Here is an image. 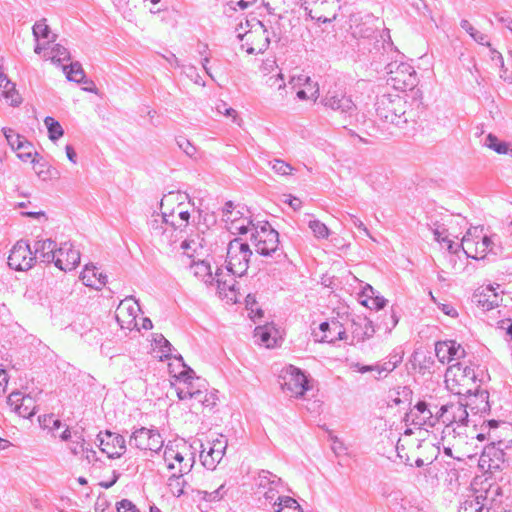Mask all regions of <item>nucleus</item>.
<instances>
[{
    "mask_svg": "<svg viewBox=\"0 0 512 512\" xmlns=\"http://www.w3.org/2000/svg\"><path fill=\"white\" fill-rule=\"evenodd\" d=\"M375 112L378 119L399 129H407L416 122V113L404 96L399 94H383L377 97Z\"/></svg>",
    "mask_w": 512,
    "mask_h": 512,
    "instance_id": "obj_1",
    "label": "nucleus"
},
{
    "mask_svg": "<svg viewBox=\"0 0 512 512\" xmlns=\"http://www.w3.org/2000/svg\"><path fill=\"white\" fill-rule=\"evenodd\" d=\"M479 372H482L479 366L456 362L450 365L446 370V388L459 397L471 395L474 389H476V386H478Z\"/></svg>",
    "mask_w": 512,
    "mask_h": 512,
    "instance_id": "obj_2",
    "label": "nucleus"
},
{
    "mask_svg": "<svg viewBox=\"0 0 512 512\" xmlns=\"http://www.w3.org/2000/svg\"><path fill=\"white\" fill-rule=\"evenodd\" d=\"M250 240L256 252L261 256L274 257L276 261H281L286 257L279 248V233L267 221L258 222L257 226H254V232L251 233Z\"/></svg>",
    "mask_w": 512,
    "mask_h": 512,
    "instance_id": "obj_3",
    "label": "nucleus"
},
{
    "mask_svg": "<svg viewBox=\"0 0 512 512\" xmlns=\"http://www.w3.org/2000/svg\"><path fill=\"white\" fill-rule=\"evenodd\" d=\"M481 232L482 230L474 228L463 236L461 248L467 257L478 260L485 258L489 253L497 255L501 251L500 245L495 242L496 235H480Z\"/></svg>",
    "mask_w": 512,
    "mask_h": 512,
    "instance_id": "obj_4",
    "label": "nucleus"
},
{
    "mask_svg": "<svg viewBox=\"0 0 512 512\" xmlns=\"http://www.w3.org/2000/svg\"><path fill=\"white\" fill-rule=\"evenodd\" d=\"M488 426L491 443L484 448L483 456L493 457L496 461L504 462L505 450L512 447V439L506 438L512 435V425L506 422L500 424L496 420H490ZM490 459L492 460V458Z\"/></svg>",
    "mask_w": 512,
    "mask_h": 512,
    "instance_id": "obj_5",
    "label": "nucleus"
},
{
    "mask_svg": "<svg viewBox=\"0 0 512 512\" xmlns=\"http://www.w3.org/2000/svg\"><path fill=\"white\" fill-rule=\"evenodd\" d=\"M176 360L181 362L183 370L175 377L178 384L176 385V394L180 400L193 399L195 401H205L204 391L205 381L199 377H195V372L187 367L181 355L174 356Z\"/></svg>",
    "mask_w": 512,
    "mask_h": 512,
    "instance_id": "obj_6",
    "label": "nucleus"
},
{
    "mask_svg": "<svg viewBox=\"0 0 512 512\" xmlns=\"http://www.w3.org/2000/svg\"><path fill=\"white\" fill-rule=\"evenodd\" d=\"M252 256L250 246L240 238L231 240L227 247L226 268L233 276H243Z\"/></svg>",
    "mask_w": 512,
    "mask_h": 512,
    "instance_id": "obj_7",
    "label": "nucleus"
},
{
    "mask_svg": "<svg viewBox=\"0 0 512 512\" xmlns=\"http://www.w3.org/2000/svg\"><path fill=\"white\" fill-rule=\"evenodd\" d=\"M249 30L244 34H238L243 42L242 47L246 48L248 54H260L267 50L270 44V37L264 24L256 19L246 21Z\"/></svg>",
    "mask_w": 512,
    "mask_h": 512,
    "instance_id": "obj_8",
    "label": "nucleus"
},
{
    "mask_svg": "<svg viewBox=\"0 0 512 512\" xmlns=\"http://www.w3.org/2000/svg\"><path fill=\"white\" fill-rule=\"evenodd\" d=\"M387 82L396 90H413L417 83V74L414 68L404 62H392L386 66Z\"/></svg>",
    "mask_w": 512,
    "mask_h": 512,
    "instance_id": "obj_9",
    "label": "nucleus"
},
{
    "mask_svg": "<svg viewBox=\"0 0 512 512\" xmlns=\"http://www.w3.org/2000/svg\"><path fill=\"white\" fill-rule=\"evenodd\" d=\"M281 388L291 397H299L304 395L309 389L308 379L306 375L298 368L290 365L283 370L281 375Z\"/></svg>",
    "mask_w": 512,
    "mask_h": 512,
    "instance_id": "obj_10",
    "label": "nucleus"
},
{
    "mask_svg": "<svg viewBox=\"0 0 512 512\" xmlns=\"http://www.w3.org/2000/svg\"><path fill=\"white\" fill-rule=\"evenodd\" d=\"M129 444L140 450L158 452L164 445V440L158 430L141 427L135 430Z\"/></svg>",
    "mask_w": 512,
    "mask_h": 512,
    "instance_id": "obj_11",
    "label": "nucleus"
},
{
    "mask_svg": "<svg viewBox=\"0 0 512 512\" xmlns=\"http://www.w3.org/2000/svg\"><path fill=\"white\" fill-rule=\"evenodd\" d=\"M321 102L326 108L338 112L344 120L356 116L357 106L349 96L342 92L328 91Z\"/></svg>",
    "mask_w": 512,
    "mask_h": 512,
    "instance_id": "obj_12",
    "label": "nucleus"
},
{
    "mask_svg": "<svg viewBox=\"0 0 512 512\" xmlns=\"http://www.w3.org/2000/svg\"><path fill=\"white\" fill-rule=\"evenodd\" d=\"M34 263L35 256L30 245L24 240L16 242L8 256L9 267L16 271H26L32 268Z\"/></svg>",
    "mask_w": 512,
    "mask_h": 512,
    "instance_id": "obj_13",
    "label": "nucleus"
},
{
    "mask_svg": "<svg viewBox=\"0 0 512 512\" xmlns=\"http://www.w3.org/2000/svg\"><path fill=\"white\" fill-rule=\"evenodd\" d=\"M467 404L459 397L456 402H448L441 406V416H443V424L450 427L457 424L460 427H466L468 424Z\"/></svg>",
    "mask_w": 512,
    "mask_h": 512,
    "instance_id": "obj_14",
    "label": "nucleus"
},
{
    "mask_svg": "<svg viewBox=\"0 0 512 512\" xmlns=\"http://www.w3.org/2000/svg\"><path fill=\"white\" fill-rule=\"evenodd\" d=\"M197 442H199V447L201 448L199 457L202 465L208 470H214L225 454L227 441L222 437L217 438L209 443L208 450L200 441H194V444Z\"/></svg>",
    "mask_w": 512,
    "mask_h": 512,
    "instance_id": "obj_15",
    "label": "nucleus"
},
{
    "mask_svg": "<svg viewBox=\"0 0 512 512\" xmlns=\"http://www.w3.org/2000/svg\"><path fill=\"white\" fill-rule=\"evenodd\" d=\"M99 447L109 458H119L126 450V442L122 435L113 433L109 430L100 432L97 435Z\"/></svg>",
    "mask_w": 512,
    "mask_h": 512,
    "instance_id": "obj_16",
    "label": "nucleus"
},
{
    "mask_svg": "<svg viewBox=\"0 0 512 512\" xmlns=\"http://www.w3.org/2000/svg\"><path fill=\"white\" fill-rule=\"evenodd\" d=\"M140 306L137 301L131 297L126 298L118 305L115 318L122 329L132 330L137 326V316Z\"/></svg>",
    "mask_w": 512,
    "mask_h": 512,
    "instance_id": "obj_17",
    "label": "nucleus"
},
{
    "mask_svg": "<svg viewBox=\"0 0 512 512\" xmlns=\"http://www.w3.org/2000/svg\"><path fill=\"white\" fill-rule=\"evenodd\" d=\"M54 265L62 271H71L80 263V252L69 242H64L57 250Z\"/></svg>",
    "mask_w": 512,
    "mask_h": 512,
    "instance_id": "obj_18",
    "label": "nucleus"
},
{
    "mask_svg": "<svg viewBox=\"0 0 512 512\" xmlns=\"http://www.w3.org/2000/svg\"><path fill=\"white\" fill-rule=\"evenodd\" d=\"M435 354L441 363L448 364L452 361H458L464 358L466 352L461 344L454 340H446L436 342Z\"/></svg>",
    "mask_w": 512,
    "mask_h": 512,
    "instance_id": "obj_19",
    "label": "nucleus"
},
{
    "mask_svg": "<svg viewBox=\"0 0 512 512\" xmlns=\"http://www.w3.org/2000/svg\"><path fill=\"white\" fill-rule=\"evenodd\" d=\"M57 250L58 248L55 241L51 239H40L35 241L32 253L33 256H35V261L39 260L42 263L50 264L55 263Z\"/></svg>",
    "mask_w": 512,
    "mask_h": 512,
    "instance_id": "obj_20",
    "label": "nucleus"
},
{
    "mask_svg": "<svg viewBox=\"0 0 512 512\" xmlns=\"http://www.w3.org/2000/svg\"><path fill=\"white\" fill-rule=\"evenodd\" d=\"M412 419V423L418 426L435 427V419L433 418V412L428 407L425 401H419L410 411L406 414V421Z\"/></svg>",
    "mask_w": 512,
    "mask_h": 512,
    "instance_id": "obj_21",
    "label": "nucleus"
},
{
    "mask_svg": "<svg viewBox=\"0 0 512 512\" xmlns=\"http://www.w3.org/2000/svg\"><path fill=\"white\" fill-rule=\"evenodd\" d=\"M319 330L323 334L319 337L320 342L334 343L337 340L346 339V332L339 321L322 322Z\"/></svg>",
    "mask_w": 512,
    "mask_h": 512,
    "instance_id": "obj_22",
    "label": "nucleus"
},
{
    "mask_svg": "<svg viewBox=\"0 0 512 512\" xmlns=\"http://www.w3.org/2000/svg\"><path fill=\"white\" fill-rule=\"evenodd\" d=\"M463 396L469 398V400L465 402L473 413L483 414L490 411L489 392L487 390H480L479 386H476V389H474L471 395Z\"/></svg>",
    "mask_w": 512,
    "mask_h": 512,
    "instance_id": "obj_23",
    "label": "nucleus"
},
{
    "mask_svg": "<svg viewBox=\"0 0 512 512\" xmlns=\"http://www.w3.org/2000/svg\"><path fill=\"white\" fill-rule=\"evenodd\" d=\"M80 279L87 287L100 290L107 282V276L98 272V269L93 265H86L81 272Z\"/></svg>",
    "mask_w": 512,
    "mask_h": 512,
    "instance_id": "obj_24",
    "label": "nucleus"
},
{
    "mask_svg": "<svg viewBox=\"0 0 512 512\" xmlns=\"http://www.w3.org/2000/svg\"><path fill=\"white\" fill-rule=\"evenodd\" d=\"M174 219V211L170 214L163 212L162 215H153L151 220L149 221L150 232L153 237L157 238L159 241H167L165 235V226H168L171 222V219Z\"/></svg>",
    "mask_w": 512,
    "mask_h": 512,
    "instance_id": "obj_25",
    "label": "nucleus"
},
{
    "mask_svg": "<svg viewBox=\"0 0 512 512\" xmlns=\"http://www.w3.org/2000/svg\"><path fill=\"white\" fill-rule=\"evenodd\" d=\"M193 445L181 444L179 455H176L175 461L178 463V471L180 474H187L195 463V453L192 451Z\"/></svg>",
    "mask_w": 512,
    "mask_h": 512,
    "instance_id": "obj_26",
    "label": "nucleus"
},
{
    "mask_svg": "<svg viewBox=\"0 0 512 512\" xmlns=\"http://www.w3.org/2000/svg\"><path fill=\"white\" fill-rule=\"evenodd\" d=\"M222 274L218 271L215 273V282L217 284L218 293L221 297L226 298L229 301L237 302V293L235 291L236 281L233 277L229 276V279H223Z\"/></svg>",
    "mask_w": 512,
    "mask_h": 512,
    "instance_id": "obj_27",
    "label": "nucleus"
},
{
    "mask_svg": "<svg viewBox=\"0 0 512 512\" xmlns=\"http://www.w3.org/2000/svg\"><path fill=\"white\" fill-rule=\"evenodd\" d=\"M475 497H479L480 504L487 503V509L484 512H491L501 503L497 497L501 496V488L497 485H491L484 492L473 493Z\"/></svg>",
    "mask_w": 512,
    "mask_h": 512,
    "instance_id": "obj_28",
    "label": "nucleus"
},
{
    "mask_svg": "<svg viewBox=\"0 0 512 512\" xmlns=\"http://www.w3.org/2000/svg\"><path fill=\"white\" fill-rule=\"evenodd\" d=\"M474 298L476 299L478 305L485 310L494 309L502 300L491 286H487L481 293L475 294Z\"/></svg>",
    "mask_w": 512,
    "mask_h": 512,
    "instance_id": "obj_29",
    "label": "nucleus"
},
{
    "mask_svg": "<svg viewBox=\"0 0 512 512\" xmlns=\"http://www.w3.org/2000/svg\"><path fill=\"white\" fill-rule=\"evenodd\" d=\"M204 239L199 234L192 235L181 243V249L189 258L198 256L203 250Z\"/></svg>",
    "mask_w": 512,
    "mask_h": 512,
    "instance_id": "obj_30",
    "label": "nucleus"
},
{
    "mask_svg": "<svg viewBox=\"0 0 512 512\" xmlns=\"http://www.w3.org/2000/svg\"><path fill=\"white\" fill-rule=\"evenodd\" d=\"M5 82V90H3L2 94L4 98L9 101V104L13 107L18 106L22 102V98L17 92L15 88V84L12 83L8 77L0 72V88H2V83Z\"/></svg>",
    "mask_w": 512,
    "mask_h": 512,
    "instance_id": "obj_31",
    "label": "nucleus"
},
{
    "mask_svg": "<svg viewBox=\"0 0 512 512\" xmlns=\"http://www.w3.org/2000/svg\"><path fill=\"white\" fill-rule=\"evenodd\" d=\"M191 268L193 269L194 275L196 277H200L205 284H208V285L213 284V282L215 280V276H213V274H212L211 267H210L209 263L202 261V260H199L197 262L194 261Z\"/></svg>",
    "mask_w": 512,
    "mask_h": 512,
    "instance_id": "obj_32",
    "label": "nucleus"
},
{
    "mask_svg": "<svg viewBox=\"0 0 512 512\" xmlns=\"http://www.w3.org/2000/svg\"><path fill=\"white\" fill-rule=\"evenodd\" d=\"M256 485L259 489H263L265 491L272 485L283 486V481L270 471L261 470L256 478Z\"/></svg>",
    "mask_w": 512,
    "mask_h": 512,
    "instance_id": "obj_33",
    "label": "nucleus"
},
{
    "mask_svg": "<svg viewBox=\"0 0 512 512\" xmlns=\"http://www.w3.org/2000/svg\"><path fill=\"white\" fill-rule=\"evenodd\" d=\"M3 134L13 150H21V148L30 149V142L27 141L23 136L16 133L11 128H3Z\"/></svg>",
    "mask_w": 512,
    "mask_h": 512,
    "instance_id": "obj_34",
    "label": "nucleus"
},
{
    "mask_svg": "<svg viewBox=\"0 0 512 512\" xmlns=\"http://www.w3.org/2000/svg\"><path fill=\"white\" fill-rule=\"evenodd\" d=\"M66 77L69 81L76 83H88L82 65L79 62H72L69 66H63Z\"/></svg>",
    "mask_w": 512,
    "mask_h": 512,
    "instance_id": "obj_35",
    "label": "nucleus"
},
{
    "mask_svg": "<svg viewBox=\"0 0 512 512\" xmlns=\"http://www.w3.org/2000/svg\"><path fill=\"white\" fill-rule=\"evenodd\" d=\"M274 502V512H302L299 503L289 496H279Z\"/></svg>",
    "mask_w": 512,
    "mask_h": 512,
    "instance_id": "obj_36",
    "label": "nucleus"
},
{
    "mask_svg": "<svg viewBox=\"0 0 512 512\" xmlns=\"http://www.w3.org/2000/svg\"><path fill=\"white\" fill-rule=\"evenodd\" d=\"M15 413L22 418H30L36 413V404L33 397L25 395L21 403L15 408Z\"/></svg>",
    "mask_w": 512,
    "mask_h": 512,
    "instance_id": "obj_37",
    "label": "nucleus"
},
{
    "mask_svg": "<svg viewBox=\"0 0 512 512\" xmlns=\"http://www.w3.org/2000/svg\"><path fill=\"white\" fill-rule=\"evenodd\" d=\"M290 84L293 86V88L304 85L306 87L305 90L308 92L311 98H317L318 96L319 89L317 83H313L310 77L307 75H299L298 77H292Z\"/></svg>",
    "mask_w": 512,
    "mask_h": 512,
    "instance_id": "obj_38",
    "label": "nucleus"
},
{
    "mask_svg": "<svg viewBox=\"0 0 512 512\" xmlns=\"http://www.w3.org/2000/svg\"><path fill=\"white\" fill-rule=\"evenodd\" d=\"M319 6L328 5L327 13L328 15H320L317 17L318 21L323 23L332 22L337 17V12L340 10V0H317Z\"/></svg>",
    "mask_w": 512,
    "mask_h": 512,
    "instance_id": "obj_39",
    "label": "nucleus"
},
{
    "mask_svg": "<svg viewBox=\"0 0 512 512\" xmlns=\"http://www.w3.org/2000/svg\"><path fill=\"white\" fill-rule=\"evenodd\" d=\"M487 503L480 504L479 497L474 494L469 495L460 503L458 512H484L487 509Z\"/></svg>",
    "mask_w": 512,
    "mask_h": 512,
    "instance_id": "obj_40",
    "label": "nucleus"
},
{
    "mask_svg": "<svg viewBox=\"0 0 512 512\" xmlns=\"http://www.w3.org/2000/svg\"><path fill=\"white\" fill-rule=\"evenodd\" d=\"M363 294L368 297V299L364 301V304L370 309L380 310L385 307L387 300L382 296H375V290L372 286L367 285Z\"/></svg>",
    "mask_w": 512,
    "mask_h": 512,
    "instance_id": "obj_41",
    "label": "nucleus"
},
{
    "mask_svg": "<svg viewBox=\"0 0 512 512\" xmlns=\"http://www.w3.org/2000/svg\"><path fill=\"white\" fill-rule=\"evenodd\" d=\"M32 30H33V35L37 42L40 39L47 40V44L52 41H55L56 35H52L51 39H50L51 30H50L49 26L46 24V19H41V20L37 21L33 25Z\"/></svg>",
    "mask_w": 512,
    "mask_h": 512,
    "instance_id": "obj_42",
    "label": "nucleus"
},
{
    "mask_svg": "<svg viewBox=\"0 0 512 512\" xmlns=\"http://www.w3.org/2000/svg\"><path fill=\"white\" fill-rule=\"evenodd\" d=\"M412 397V390L407 386H399L389 395V403L399 405L404 402H410Z\"/></svg>",
    "mask_w": 512,
    "mask_h": 512,
    "instance_id": "obj_43",
    "label": "nucleus"
},
{
    "mask_svg": "<svg viewBox=\"0 0 512 512\" xmlns=\"http://www.w3.org/2000/svg\"><path fill=\"white\" fill-rule=\"evenodd\" d=\"M44 124L48 129L49 139L52 141H56L61 138L64 134V130L60 123L56 121L53 117L47 116L44 119Z\"/></svg>",
    "mask_w": 512,
    "mask_h": 512,
    "instance_id": "obj_44",
    "label": "nucleus"
},
{
    "mask_svg": "<svg viewBox=\"0 0 512 512\" xmlns=\"http://www.w3.org/2000/svg\"><path fill=\"white\" fill-rule=\"evenodd\" d=\"M485 144L488 148L494 150L498 154L511 153V150H509L507 143L500 142L498 138L491 133L487 135Z\"/></svg>",
    "mask_w": 512,
    "mask_h": 512,
    "instance_id": "obj_45",
    "label": "nucleus"
},
{
    "mask_svg": "<svg viewBox=\"0 0 512 512\" xmlns=\"http://www.w3.org/2000/svg\"><path fill=\"white\" fill-rule=\"evenodd\" d=\"M184 474L180 473H173L169 480H168V486L173 493L174 496L180 497L183 495L184 492V480H182V476Z\"/></svg>",
    "mask_w": 512,
    "mask_h": 512,
    "instance_id": "obj_46",
    "label": "nucleus"
},
{
    "mask_svg": "<svg viewBox=\"0 0 512 512\" xmlns=\"http://www.w3.org/2000/svg\"><path fill=\"white\" fill-rule=\"evenodd\" d=\"M490 52H491V60L496 61L497 65L501 69L500 78L503 79L507 83H512V76L508 75V73H507V68L505 67L502 54L494 48H491Z\"/></svg>",
    "mask_w": 512,
    "mask_h": 512,
    "instance_id": "obj_47",
    "label": "nucleus"
},
{
    "mask_svg": "<svg viewBox=\"0 0 512 512\" xmlns=\"http://www.w3.org/2000/svg\"><path fill=\"white\" fill-rule=\"evenodd\" d=\"M254 336L258 337L262 344H264L267 348H270L274 345L275 340L271 337V328L268 326H258L254 330Z\"/></svg>",
    "mask_w": 512,
    "mask_h": 512,
    "instance_id": "obj_48",
    "label": "nucleus"
},
{
    "mask_svg": "<svg viewBox=\"0 0 512 512\" xmlns=\"http://www.w3.org/2000/svg\"><path fill=\"white\" fill-rule=\"evenodd\" d=\"M51 60L55 63H61L63 61L70 60V52L68 49L60 44H56L51 49Z\"/></svg>",
    "mask_w": 512,
    "mask_h": 512,
    "instance_id": "obj_49",
    "label": "nucleus"
},
{
    "mask_svg": "<svg viewBox=\"0 0 512 512\" xmlns=\"http://www.w3.org/2000/svg\"><path fill=\"white\" fill-rule=\"evenodd\" d=\"M181 449V445H173L168 444L164 450V460L168 463V469H175L176 466L174 464L176 455H179V451Z\"/></svg>",
    "mask_w": 512,
    "mask_h": 512,
    "instance_id": "obj_50",
    "label": "nucleus"
},
{
    "mask_svg": "<svg viewBox=\"0 0 512 512\" xmlns=\"http://www.w3.org/2000/svg\"><path fill=\"white\" fill-rule=\"evenodd\" d=\"M154 342L156 346L159 347L162 353L160 357L161 359L171 357V351L173 347L171 343L162 334H157L156 337L154 338Z\"/></svg>",
    "mask_w": 512,
    "mask_h": 512,
    "instance_id": "obj_51",
    "label": "nucleus"
},
{
    "mask_svg": "<svg viewBox=\"0 0 512 512\" xmlns=\"http://www.w3.org/2000/svg\"><path fill=\"white\" fill-rule=\"evenodd\" d=\"M309 228L317 238L326 239L330 234L328 227L319 220H311Z\"/></svg>",
    "mask_w": 512,
    "mask_h": 512,
    "instance_id": "obj_52",
    "label": "nucleus"
},
{
    "mask_svg": "<svg viewBox=\"0 0 512 512\" xmlns=\"http://www.w3.org/2000/svg\"><path fill=\"white\" fill-rule=\"evenodd\" d=\"M270 165L272 170L279 175H289L293 171V167L281 159H274L270 162Z\"/></svg>",
    "mask_w": 512,
    "mask_h": 512,
    "instance_id": "obj_53",
    "label": "nucleus"
},
{
    "mask_svg": "<svg viewBox=\"0 0 512 512\" xmlns=\"http://www.w3.org/2000/svg\"><path fill=\"white\" fill-rule=\"evenodd\" d=\"M177 146L190 158L195 157L197 153L196 147L185 137L179 136L176 138Z\"/></svg>",
    "mask_w": 512,
    "mask_h": 512,
    "instance_id": "obj_54",
    "label": "nucleus"
},
{
    "mask_svg": "<svg viewBox=\"0 0 512 512\" xmlns=\"http://www.w3.org/2000/svg\"><path fill=\"white\" fill-rule=\"evenodd\" d=\"M177 231H179V228L176 226V221L175 219H171V222L169 223L168 226H165V235H166V238H167V241H159L161 244H164V245H172L173 243L176 242V237H177Z\"/></svg>",
    "mask_w": 512,
    "mask_h": 512,
    "instance_id": "obj_55",
    "label": "nucleus"
},
{
    "mask_svg": "<svg viewBox=\"0 0 512 512\" xmlns=\"http://www.w3.org/2000/svg\"><path fill=\"white\" fill-rule=\"evenodd\" d=\"M231 229L236 230L239 234H246L248 232H254V226H257V224H254L252 220L247 221V225L241 224L238 225L236 218L231 219Z\"/></svg>",
    "mask_w": 512,
    "mask_h": 512,
    "instance_id": "obj_56",
    "label": "nucleus"
},
{
    "mask_svg": "<svg viewBox=\"0 0 512 512\" xmlns=\"http://www.w3.org/2000/svg\"><path fill=\"white\" fill-rule=\"evenodd\" d=\"M25 395L20 391H14L10 393V395L7 398V404L11 408V410L15 413V408L19 406L21 403V398H24Z\"/></svg>",
    "mask_w": 512,
    "mask_h": 512,
    "instance_id": "obj_57",
    "label": "nucleus"
},
{
    "mask_svg": "<svg viewBox=\"0 0 512 512\" xmlns=\"http://www.w3.org/2000/svg\"><path fill=\"white\" fill-rule=\"evenodd\" d=\"M117 512H140V510L130 500L123 499L117 503Z\"/></svg>",
    "mask_w": 512,
    "mask_h": 512,
    "instance_id": "obj_58",
    "label": "nucleus"
},
{
    "mask_svg": "<svg viewBox=\"0 0 512 512\" xmlns=\"http://www.w3.org/2000/svg\"><path fill=\"white\" fill-rule=\"evenodd\" d=\"M399 318L396 315L395 311L392 309L391 314L387 319H385L382 323L386 332H391L393 328L398 324Z\"/></svg>",
    "mask_w": 512,
    "mask_h": 512,
    "instance_id": "obj_59",
    "label": "nucleus"
},
{
    "mask_svg": "<svg viewBox=\"0 0 512 512\" xmlns=\"http://www.w3.org/2000/svg\"><path fill=\"white\" fill-rule=\"evenodd\" d=\"M177 218L179 221L175 220L176 226L179 228V233H181L182 228H185L189 223L190 213L186 210H179Z\"/></svg>",
    "mask_w": 512,
    "mask_h": 512,
    "instance_id": "obj_60",
    "label": "nucleus"
},
{
    "mask_svg": "<svg viewBox=\"0 0 512 512\" xmlns=\"http://www.w3.org/2000/svg\"><path fill=\"white\" fill-rule=\"evenodd\" d=\"M224 493V485H221L218 489L212 492H204L203 499L206 501H217L223 497Z\"/></svg>",
    "mask_w": 512,
    "mask_h": 512,
    "instance_id": "obj_61",
    "label": "nucleus"
},
{
    "mask_svg": "<svg viewBox=\"0 0 512 512\" xmlns=\"http://www.w3.org/2000/svg\"><path fill=\"white\" fill-rule=\"evenodd\" d=\"M283 486H276V485H272L271 487H269L268 489H266L263 493L264 497L266 500L268 501H273L274 499H277L279 496L278 493L280 491V488H282Z\"/></svg>",
    "mask_w": 512,
    "mask_h": 512,
    "instance_id": "obj_62",
    "label": "nucleus"
},
{
    "mask_svg": "<svg viewBox=\"0 0 512 512\" xmlns=\"http://www.w3.org/2000/svg\"><path fill=\"white\" fill-rule=\"evenodd\" d=\"M245 302H246V307L247 309H249L251 312H254L256 311L257 315L259 317H261L263 315V312L261 309H258V308H254V306H256V299H255V296L252 295V294H248L246 296V299H245Z\"/></svg>",
    "mask_w": 512,
    "mask_h": 512,
    "instance_id": "obj_63",
    "label": "nucleus"
},
{
    "mask_svg": "<svg viewBox=\"0 0 512 512\" xmlns=\"http://www.w3.org/2000/svg\"><path fill=\"white\" fill-rule=\"evenodd\" d=\"M217 111L219 113H223L226 116H232L233 120L234 121L236 120V116H237L236 110H234L231 107H227L225 102H221L220 104L217 105Z\"/></svg>",
    "mask_w": 512,
    "mask_h": 512,
    "instance_id": "obj_64",
    "label": "nucleus"
}]
</instances>
